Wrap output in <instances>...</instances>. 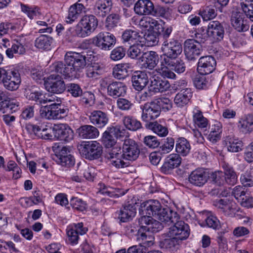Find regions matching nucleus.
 Instances as JSON below:
<instances>
[{"label":"nucleus","instance_id":"obj_56","mask_svg":"<svg viewBox=\"0 0 253 253\" xmlns=\"http://www.w3.org/2000/svg\"><path fill=\"white\" fill-rule=\"evenodd\" d=\"M21 9L22 11L26 13L31 19H33L40 14L39 8L35 6H29L21 3Z\"/></svg>","mask_w":253,"mask_h":253},{"label":"nucleus","instance_id":"obj_44","mask_svg":"<svg viewBox=\"0 0 253 253\" xmlns=\"http://www.w3.org/2000/svg\"><path fill=\"white\" fill-rule=\"evenodd\" d=\"M222 132V125L217 121H214L213 124L211 125V130L208 136V138L211 141H217L221 137Z\"/></svg>","mask_w":253,"mask_h":253},{"label":"nucleus","instance_id":"obj_64","mask_svg":"<svg viewBox=\"0 0 253 253\" xmlns=\"http://www.w3.org/2000/svg\"><path fill=\"white\" fill-rule=\"evenodd\" d=\"M79 253H96V248L91 243L84 241L80 246Z\"/></svg>","mask_w":253,"mask_h":253},{"label":"nucleus","instance_id":"obj_59","mask_svg":"<svg viewBox=\"0 0 253 253\" xmlns=\"http://www.w3.org/2000/svg\"><path fill=\"white\" fill-rule=\"evenodd\" d=\"M204 21L210 20L217 15L215 9L211 7L207 6L199 12Z\"/></svg>","mask_w":253,"mask_h":253},{"label":"nucleus","instance_id":"obj_28","mask_svg":"<svg viewBox=\"0 0 253 253\" xmlns=\"http://www.w3.org/2000/svg\"><path fill=\"white\" fill-rule=\"evenodd\" d=\"M122 154L125 160H135L140 154L138 143H123Z\"/></svg>","mask_w":253,"mask_h":253},{"label":"nucleus","instance_id":"obj_48","mask_svg":"<svg viewBox=\"0 0 253 253\" xmlns=\"http://www.w3.org/2000/svg\"><path fill=\"white\" fill-rule=\"evenodd\" d=\"M140 36L137 30L127 29L123 33L122 39L123 42L131 44L139 41Z\"/></svg>","mask_w":253,"mask_h":253},{"label":"nucleus","instance_id":"obj_32","mask_svg":"<svg viewBox=\"0 0 253 253\" xmlns=\"http://www.w3.org/2000/svg\"><path fill=\"white\" fill-rule=\"evenodd\" d=\"M132 85L136 90H142L149 82L147 74L144 71H137L132 77Z\"/></svg>","mask_w":253,"mask_h":253},{"label":"nucleus","instance_id":"obj_23","mask_svg":"<svg viewBox=\"0 0 253 253\" xmlns=\"http://www.w3.org/2000/svg\"><path fill=\"white\" fill-rule=\"evenodd\" d=\"M3 85L7 90L13 91L17 90L21 83V77L18 70L11 69L5 77Z\"/></svg>","mask_w":253,"mask_h":253},{"label":"nucleus","instance_id":"obj_3","mask_svg":"<svg viewBox=\"0 0 253 253\" xmlns=\"http://www.w3.org/2000/svg\"><path fill=\"white\" fill-rule=\"evenodd\" d=\"M172 107V101L168 98L161 97L145 103L141 106V118L143 121L149 122L157 119L162 110L165 112L170 110Z\"/></svg>","mask_w":253,"mask_h":253},{"label":"nucleus","instance_id":"obj_63","mask_svg":"<svg viewBox=\"0 0 253 253\" xmlns=\"http://www.w3.org/2000/svg\"><path fill=\"white\" fill-rule=\"evenodd\" d=\"M195 87L199 89H206L207 88L208 82L204 75H201L196 76L193 80Z\"/></svg>","mask_w":253,"mask_h":253},{"label":"nucleus","instance_id":"obj_27","mask_svg":"<svg viewBox=\"0 0 253 253\" xmlns=\"http://www.w3.org/2000/svg\"><path fill=\"white\" fill-rule=\"evenodd\" d=\"M74 133L71 127L66 124L56 125L55 138L56 140L69 142L73 140Z\"/></svg>","mask_w":253,"mask_h":253},{"label":"nucleus","instance_id":"obj_58","mask_svg":"<svg viewBox=\"0 0 253 253\" xmlns=\"http://www.w3.org/2000/svg\"><path fill=\"white\" fill-rule=\"evenodd\" d=\"M173 28L171 26L166 25L165 22H163V25L161 24L160 30L158 31L160 38L162 39L163 42L164 41H169L168 38L170 37Z\"/></svg>","mask_w":253,"mask_h":253},{"label":"nucleus","instance_id":"obj_24","mask_svg":"<svg viewBox=\"0 0 253 253\" xmlns=\"http://www.w3.org/2000/svg\"><path fill=\"white\" fill-rule=\"evenodd\" d=\"M90 123L97 128L104 127L109 122L107 114L101 110H94L88 115Z\"/></svg>","mask_w":253,"mask_h":253},{"label":"nucleus","instance_id":"obj_41","mask_svg":"<svg viewBox=\"0 0 253 253\" xmlns=\"http://www.w3.org/2000/svg\"><path fill=\"white\" fill-rule=\"evenodd\" d=\"M53 38L46 35H42L38 37L35 41V46L40 50H49L51 48L53 43Z\"/></svg>","mask_w":253,"mask_h":253},{"label":"nucleus","instance_id":"obj_4","mask_svg":"<svg viewBox=\"0 0 253 253\" xmlns=\"http://www.w3.org/2000/svg\"><path fill=\"white\" fill-rule=\"evenodd\" d=\"M161 55L162 65H171L173 60H175L182 51V46L177 40L172 39L170 41H164L162 44Z\"/></svg>","mask_w":253,"mask_h":253},{"label":"nucleus","instance_id":"obj_45","mask_svg":"<svg viewBox=\"0 0 253 253\" xmlns=\"http://www.w3.org/2000/svg\"><path fill=\"white\" fill-rule=\"evenodd\" d=\"M123 122L125 127L130 130L136 131L142 127L141 122L132 116H124Z\"/></svg>","mask_w":253,"mask_h":253},{"label":"nucleus","instance_id":"obj_40","mask_svg":"<svg viewBox=\"0 0 253 253\" xmlns=\"http://www.w3.org/2000/svg\"><path fill=\"white\" fill-rule=\"evenodd\" d=\"M26 97L29 100L34 101L37 104L41 105L54 101V99L52 98H45L42 92L40 91L26 90Z\"/></svg>","mask_w":253,"mask_h":253},{"label":"nucleus","instance_id":"obj_16","mask_svg":"<svg viewBox=\"0 0 253 253\" xmlns=\"http://www.w3.org/2000/svg\"><path fill=\"white\" fill-rule=\"evenodd\" d=\"M92 43L102 50H109L116 43L115 37L109 32H100L92 39Z\"/></svg>","mask_w":253,"mask_h":253},{"label":"nucleus","instance_id":"obj_55","mask_svg":"<svg viewBox=\"0 0 253 253\" xmlns=\"http://www.w3.org/2000/svg\"><path fill=\"white\" fill-rule=\"evenodd\" d=\"M36 28L39 33H51L52 31V23L47 20V22L44 21H37L36 22Z\"/></svg>","mask_w":253,"mask_h":253},{"label":"nucleus","instance_id":"obj_52","mask_svg":"<svg viewBox=\"0 0 253 253\" xmlns=\"http://www.w3.org/2000/svg\"><path fill=\"white\" fill-rule=\"evenodd\" d=\"M117 132H118L117 127H108L102 134V141L103 142H116Z\"/></svg>","mask_w":253,"mask_h":253},{"label":"nucleus","instance_id":"obj_33","mask_svg":"<svg viewBox=\"0 0 253 253\" xmlns=\"http://www.w3.org/2000/svg\"><path fill=\"white\" fill-rule=\"evenodd\" d=\"M193 95V91L190 88H186L180 90L175 96L174 103L179 108L186 106L190 102Z\"/></svg>","mask_w":253,"mask_h":253},{"label":"nucleus","instance_id":"obj_38","mask_svg":"<svg viewBox=\"0 0 253 253\" xmlns=\"http://www.w3.org/2000/svg\"><path fill=\"white\" fill-rule=\"evenodd\" d=\"M237 126L240 132L244 133L251 132L253 130V116L248 115L241 117L237 123Z\"/></svg>","mask_w":253,"mask_h":253},{"label":"nucleus","instance_id":"obj_25","mask_svg":"<svg viewBox=\"0 0 253 253\" xmlns=\"http://www.w3.org/2000/svg\"><path fill=\"white\" fill-rule=\"evenodd\" d=\"M208 177L205 169L198 168L191 172L188 180L191 184L196 186L201 187L207 182Z\"/></svg>","mask_w":253,"mask_h":253},{"label":"nucleus","instance_id":"obj_42","mask_svg":"<svg viewBox=\"0 0 253 253\" xmlns=\"http://www.w3.org/2000/svg\"><path fill=\"white\" fill-rule=\"evenodd\" d=\"M130 68L129 63L117 65L113 69V75L117 79H124L128 75V70Z\"/></svg>","mask_w":253,"mask_h":253},{"label":"nucleus","instance_id":"obj_22","mask_svg":"<svg viewBox=\"0 0 253 253\" xmlns=\"http://www.w3.org/2000/svg\"><path fill=\"white\" fill-rule=\"evenodd\" d=\"M44 85L48 92L57 94L63 92L66 87L64 82L60 78H59L53 74L50 75L47 79Z\"/></svg>","mask_w":253,"mask_h":253},{"label":"nucleus","instance_id":"obj_26","mask_svg":"<svg viewBox=\"0 0 253 253\" xmlns=\"http://www.w3.org/2000/svg\"><path fill=\"white\" fill-rule=\"evenodd\" d=\"M207 33L214 41H221L224 37V28L219 22L212 21L208 25Z\"/></svg>","mask_w":253,"mask_h":253},{"label":"nucleus","instance_id":"obj_10","mask_svg":"<svg viewBox=\"0 0 253 253\" xmlns=\"http://www.w3.org/2000/svg\"><path fill=\"white\" fill-rule=\"evenodd\" d=\"M25 129L28 133L34 134L38 138L44 140H52L53 137L55 138L56 125L52 126L51 125L48 124L40 126L29 123L26 125Z\"/></svg>","mask_w":253,"mask_h":253},{"label":"nucleus","instance_id":"obj_8","mask_svg":"<svg viewBox=\"0 0 253 253\" xmlns=\"http://www.w3.org/2000/svg\"><path fill=\"white\" fill-rule=\"evenodd\" d=\"M98 20L93 15H86L82 17L75 28V35L79 37L84 38L90 35L96 29Z\"/></svg>","mask_w":253,"mask_h":253},{"label":"nucleus","instance_id":"obj_35","mask_svg":"<svg viewBox=\"0 0 253 253\" xmlns=\"http://www.w3.org/2000/svg\"><path fill=\"white\" fill-rule=\"evenodd\" d=\"M151 82V86L153 87V90L156 92H163L168 90L170 84L169 82L166 79L153 76L150 78Z\"/></svg>","mask_w":253,"mask_h":253},{"label":"nucleus","instance_id":"obj_2","mask_svg":"<svg viewBox=\"0 0 253 253\" xmlns=\"http://www.w3.org/2000/svg\"><path fill=\"white\" fill-rule=\"evenodd\" d=\"M64 64L62 62H56L50 66L51 70L60 74L64 78L76 77L86 65V57L81 53L68 52L64 56Z\"/></svg>","mask_w":253,"mask_h":253},{"label":"nucleus","instance_id":"obj_37","mask_svg":"<svg viewBox=\"0 0 253 253\" xmlns=\"http://www.w3.org/2000/svg\"><path fill=\"white\" fill-rule=\"evenodd\" d=\"M153 8V3L150 0H139L135 4L134 10L138 15H150Z\"/></svg>","mask_w":253,"mask_h":253},{"label":"nucleus","instance_id":"obj_62","mask_svg":"<svg viewBox=\"0 0 253 253\" xmlns=\"http://www.w3.org/2000/svg\"><path fill=\"white\" fill-rule=\"evenodd\" d=\"M66 88L67 89V91L74 97H79L83 94V90L78 84L69 83L67 84Z\"/></svg>","mask_w":253,"mask_h":253},{"label":"nucleus","instance_id":"obj_11","mask_svg":"<svg viewBox=\"0 0 253 253\" xmlns=\"http://www.w3.org/2000/svg\"><path fill=\"white\" fill-rule=\"evenodd\" d=\"M101 85L106 89L107 95L114 99L124 97L126 94L127 86L123 82H111L107 79H103Z\"/></svg>","mask_w":253,"mask_h":253},{"label":"nucleus","instance_id":"obj_46","mask_svg":"<svg viewBox=\"0 0 253 253\" xmlns=\"http://www.w3.org/2000/svg\"><path fill=\"white\" fill-rule=\"evenodd\" d=\"M98 192L102 195H107L111 197H119V188L113 186H106L104 183H99L97 186Z\"/></svg>","mask_w":253,"mask_h":253},{"label":"nucleus","instance_id":"obj_60","mask_svg":"<svg viewBox=\"0 0 253 253\" xmlns=\"http://www.w3.org/2000/svg\"><path fill=\"white\" fill-rule=\"evenodd\" d=\"M116 104L117 107L122 111H129L133 106L131 101L124 98H118Z\"/></svg>","mask_w":253,"mask_h":253},{"label":"nucleus","instance_id":"obj_18","mask_svg":"<svg viewBox=\"0 0 253 253\" xmlns=\"http://www.w3.org/2000/svg\"><path fill=\"white\" fill-rule=\"evenodd\" d=\"M202 46L197 40L187 39L184 43V52L189 60H195L201 53Z\"/></svg>","mask_w":253,"mask_h":253},{"label":"nucleus","instance_id":"obj_39","mask_svg":"<svg viewBox=\"0 0 253 253\" xmlns=\"http://www.w3.org/2000/svg\"><path fill=\"white\" fill-rule=\"evenodd\" d=\"M136 213L134 206L128 204L125 206L118 212V218L122 222H126L133 217Z\"/></svg>","mask_w":253,"mask_h":253},{"label":"nucleus","instance_id":"obj_13","mask_svg":"<svg viewBox=\"0 0 253 253\" xmlns=\"http://www.w3.org/2000/svg\"><path fill=\"white\" fill-rule=\"evenodd\" d=\"M88 229L83 222L74 223L67 226L66 231L67 240L72 246L78 244L79 235L85 234Z\"/></svg>","mask_w":253,"mask_h":253},{"label":"nucleus","instance_id":"obj_21","mask_svg":"<svg viewBox=\"0 0 253 253\" xmlns=\"http://www.w3.org/2000/svg\"><path fill=\"white\" fill-rule=\"evenodd\" d=\"M216 65V62L213 56H202L199 60L197 71L201 75H208L215 70Z\"/></svg>","mask_w":253,"mask_h":253},{"label":"nucleus","instance_id":"obj_30","mask_svg":"<svg viewBox=\"0 0 253 253\" xmlns=\"http://www.w3.org/2000/svg\"><path fill=\"white\" fill-rule=\"evenodd\" d=\"M182 159L178 154H171L165 159L161 167V170L164 173H169L172 169L177 168L181 163Z\"/></svg>","mask_w":253,"mask_h":253},{"label":"nucleus","instance_id":"obj_7","mask_svg":"<svg viewBox=\"0 0 253 253\" xmlns=\"http://www.w3.org/2000/svg\"><path fill=\"white\" fill-rule=\"evenodd\" d=\"M52 150L55 155L54 161L63 167H71L75 164V159L70 154L72 147L63 143H54Z\"/></svg>","mask_w":253,"mask_h":253},{"label":"nucleus","instance_id":"obj_14","mask_svg":"<svg viewBox=\"0 0 253 253\" xmlns=\"http://www.w3.org/2000/svg\"><path fill=\"white\" fill-rule=\"evenodd\" d=\"M77 147L80 154L89 160L99 158L103 152L100 143H80Z\"/></svg>","mask_w":253,"mask_h":253},{"label":"nucleus","instance_id":"obj_54","mask_svg":"<svg viewBox=\"0 0 253 253\" xmlns=\"http://www.w3.org/2000/svg\"><path fill=\"white\" fill-rule=\"evenodd\" d=\"M148 127L149 129H152L155 133L162 137L166 136L168 133L167 127L163 126L157 122H150L148 124Z\"/></svg>","mask_w":253,"mask_h":253},{"label":"nucleus","instance_id":"obj_29","mask_svg":"<svg viewBox=\"0 0 253 253\" xmlns=\"http://www.w3.org/2000/svg\"><path fill=\"white\" fill-rule=\"evenodd\" d=\"M141 68L153 70L159 62L158 55L153 51L144 52L141 57Z\"/></svg>","mask_w":253,"mask_h":253},{"label":"nucleus","instance_id":"obj_51","mask_svg":"<svg viewBox=\"0 0 253 253\" xmlns=\"http://www.w3.org/2000/svg\"><path fill=\"white\" fill-rule=\"evenodd\" d=\"M193 120L195 125L201 129L207 128L209 125L208 120L204 117L203 113L200 110L193 112Z\"/></svg>","mask_w":253,"mask_h":253},{"label":"nucleus","instance_id":"obj_9","mask_svg":"<svg viewBox=\"0 0 253 253\" xmlns=\"http://www.w3.org/2000/svg\"><path fill=\"white\" fill-rule=\"evenodd\" d=\"M120 143H106L107 158L110 164L118 169L126 167L128 163L125 162L122 156Z\"/></svg>","mask_w":253,"mask_h":253},{"label":"nucleus","instance_id":"obj_5","mask_svg":"<svg viewBox=\"0 0 253 253\" xmlns=\"http://www.w3.org/2000/svg\"><path fill=\"white\" fill-rule=\"evenodd\" d=\"M169 220L163 221V222L169 224L174 223V225L169 228L168 235L169 237H176L183 240L187 239L190 233V229L187 224L183 221L179 220V216L176 212L172 211L169 215Z\"/></svg>","mask_w":253,"mask_h":253},{"label":"nucleus","instance_id":"obj_15","mask_svg":"<svg viewBox=\"0 0 253 253\" xmlns=\"http://www.w3.org/2000/svg\"><path fill=\"white\" fill-rule=\"evenodd\" d=\"M213 205L220 209L225 215L229 217L238 215L240 211V208L235 202L226 199L215 200L213 202Z\"/></svg>","mask_w":253,"mask_h":253},{"label":"nucleus","instance_id":"obj_43","mask_svg":"<svg viewBox=\"0 0 253 253\" xmlns=\"http://www.w3.org/2000/svg\"><path fill=\"white\" fill-rule=\"evenodd\" d=\"M222 168L224 172V181L229 185H234L237 181V176L233 168L228 164L223 163Z\"/></svg>","mask_w":253,"mask_h":253},{"label":"nucleus","instance_id":"obj_50","mask_svg":"<svg viewBox=\"0 0 253 253\" xmlns=\"http://www.w3.org/2000/svg\"><path fill=\"white\" fill-rule=\"evenodd\" d=\"M149 148L157 149L161 154H166L170 152L173 148L174 143H145Z\"/></svg>","mask_w":253,"mask_h":253},{"label":"nucleus","instance_id":"obj_47","mask_svg":"<svg viewBox=\"0 0 253 253\" xmlns=\"http://www.w3.org/2000/svg\"><path fill=\"white\" fill-rule=\"evenodd\" d=\"M139 25L140 26L151 30H160L161 24L159 22L155 19L148 17H143L139 21Z\"/></svg>","mask_w":253,"mask_h":253},{"label":"nucleus","instance_id":"obj_49","mask_svg":"<svg viewBox=\"0 0 253 253\" xmlns=\"http://www.w3.org/2000/svg\"><path fill=\"white\" fill-rule=\"evenodd\" d=\"M102 72V68L97 63L88 65L85 69L86 76L89 78L97 79Z\"/></svg>","mask_w":253,"mask_h":253},{"label":"nucleus","instance_id":"obj_6","mask_svg":"<svg viewBox=\"0 0 253 253\" xmlns=\"http://www.w3.org/2000/svg\"><path fill=\"white\" fill-rule=\"evenodd\" d=\"M1 43L5 48H7L5 53L9 58H13L15 54L21 55L26 53L27 42L26 38L23 35L17 36L13 38L11 42V45L7 38L2 39Z\"/></svg>","mask_w":253,"mask_h":253},{"label":"nucleus","instance_id":"obj_36","mask_svg":"<svg viewBox=\"0 0 253 253\" xmlns=\"http://www.w3.org/2000/svg\"><path fill=\"white\" fill-rule=\"evenodd\" d=\"M138 230L137 235V240L139 242V244L141 245L143 247H145L146 249L147 247L151 246L153 244L154 237L153 236L152 232L147 230L142 229L141 226Z\"/></svg>","mask_w":253,"mask_h":253},{"label":"nucleus","instance_id":"obj_34","mask_svg":"<svg viewBox=\"0 0 253 253\" xmlns=\"http://www.w3.org/2000/svg\"><path fill=\"white\" fill-rule=\"evenodd\" d=\"M79 136L83 139H95L99 135V131L93 125H85L77 130Z\"/></svg>","mask_w":253,"mask_h":253},{"label":"nucleus","instance_id":"obj_53","mask_svg":"<svg viewBox=\"0 0 253 253\" xmlns=\"http://www.w3.org/2000/svg\"><path fill=\"white\" fill-rule=\"evenodd\" d=\"M145 47L141 43L133 44L128 50V55L132 59L141 58Z\"/></svg>","mask_w":253,"mask_h":253},{"label":"nucleus","instance_id":"obj_57","mask_svg":"<svg viewBox=\"0 0 253 253\" xmlns=\"http://www.w3.org/2000/svg\"><path fill=\"white\" fill-rule=\"evenodd\" d=\"M70 204L73 209L81 211H85L87 208L86 203L78 197H73L70 200Z\"/></svg>","mask_w":253,"mask_h":253},{"label":"nucleus","instance_id":"obj_17","mask_svg":"<svg viewBox=\"0 0 253 253\" xmlns=\"http://www.w3.org/2000/svg\"><path fill=\"white\" fill-rule=\"evenodd\" d=\"M231 24L234 29L239 32H245L249 30L250 25L244 12L235 9L232 11L231 16Z\"/></svg>","mask_w":253,"mask_h":253},{"label":"nucleus","instance_id":"obj_1","mask_svg":"<svg viewBox=\"0 0 253 253\" xmlns=\"http://www.w3.org/2000/svg\"><path fill=\"white\" fill-rule=\"evenodd\" d=\"M172 211L169 209H162L160 203L156 200H150L143 202L139 209V213L142 215L138 219V223L142 229L159 232L163 228L160 222L154 220L151 216H154L163 222L169 220V215Z\"/></svg>","mask_w":253,"mask_h":253},{"label":"nucleus","instance_id":"obj_20","mask_svg":"<svg viewBox=\"0 0 253 253\" xmlns=\"http://www.w3.org/2000/svg\"><path fill=\"white\" fill-rule=\"evenodd\" d=\"M88 0H78L75 4L70 6L68 10V14L66 18V22L71 24L74 22L83 12L88 5Z\"/></svg>","mask_w":253,"mask_h":253},{"label":"nucleus","instance_id":"obj_12","mask_svg":"<svg viewBox=\"0 0 253 253\" xmlns=\"http://www.w3.org/2000/svg\"><path fill=\"white\" fill-rule=\"evenodd\" d=\"M59 103H53L49 105L42 106L40 109V115L42 118L47 120H59L67 115V111L59 107Z\"/></svg>","mask_w":253,"mask_h":253},{"label":"nucleus","instance_id":"obj_31","mask_svg":"<svg viewBox=\"0 0 253 253\" xmlns=\"http://www.w3.org/2000/svg\"><path fill=\"white\" fill-rule=\"evenodd\" d=\"M112 7V0H97L93 10L98 17H104L108 14Z\"/></svg>","mask_w":253,"mask_h":253},{"label":"nucleus","instance_id":"obj_61","mask_svg":"<svg viewBox=\"0 0 253 253\" xmlns=\"http://www.w3.org/2000/svg\"><path fill=\"white\" fill-rule=\"evenodd\" d=\"M125 55V48L122 46H118L111 51L110 57L112 60L116 61L122 59Z\"/></svg>","mask_w":253,"mask_h":253},{"label":"nucleus","instance_id":"obj_19","mask_svg":"<svg viewBox=\"0 0 253 253\" xmlns=\"http://www.w3.org/2000/svg\"><path fill=\"white\" fill-rule=\"evenodd\" d=\"M232 193L241 206L247 209L253 208V197L247 193L242 186H235Z\"/></svg>","mask_w":253,"mask_h":253}]
</instances>
